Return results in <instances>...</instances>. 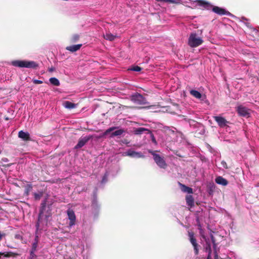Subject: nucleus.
Wrapping results in <instances>:
<instances>
[{"mask_svg":"<svg viewBox=\"0 0 259 259\" xmlns=\"http://www.w3.org/2000/svg\"><path fill=\"white\" fill-rule=\"evenodd\" d=\"M3 236H4V235L0 234V241L2 239V237Z\"/></svg>","mask_w":259,"mask_h":259,"instance_id":"43","label":"nucleus"},{"mask_svg":"<svg viewBox=\"0 0 259 259\" xmlns=\"http://www.w3.org/2000/svg\"><path fill=\"white\" fill-rule=\"evenodd\" d=\"M222 165L225 168L227 169L228 168V165L227 163L225 161H222L221 162Z\"/></svg>","mask_w":259,"mask_h":259,"instance_id":"36","label":"nucleus"},{"mask_svg":"<svg viewBox=\"0 0 259 259\" xmlns=\"http://www.w3.org/2000/svg\"><path fill=\"white\" fill-rule=\"evenodd\" d=\"M96 201L95 199L93 200V203Z\"/></svg>","mask_w":259,"mask_h":259,"instance_id":"47","label":"nucleus"},{"mask_svg":"<svg viewBox=\"0 0 259 259\" xmlns=\"http://www.w3.org/2000/svg\"><path fill=\"white\" fill-rule=\"evenodd\" d=\"M116 128V127L115 126H114V127H110L109 128L107 129L104 133V135H107L108 133H110L111 132H112Z\"/></svg>","mask_w":259,"mask_h":259,"instance_id":"33","label":"nucleus"},{"mask_svg":"<svg viewBox=\"0 0 259 259\" xmlns=\"http://www.w3.org/2000/svg\"><path fill=\"white\" fill-rule=\"evenodd\" d=\"M81 46H82V44L72 45V46L67 47L66 48V49L68 51L71 52H74L79 50Z\"/></svg>","mask_w":259,"mask_h":259,"instance_id":"19","label":"nucleus"},{"mask_svg":"<svg viewBox=\"0 0 259 259\" xmlns=\"http://www.w3.org/2000/svg\"><path fill=\"white\" fill-rule=\"evenodd\" d=\"M79 38V36L78 34H74L70 38V42L71 43H74L78 40Z\"/></svg>","mask_w":259,"mask_h":259,"instance_id":"26","label":"nucleus"},{"mask_svg":"<svg viewBox=\"0 0 259 259\" xmlns=\"http://www.w3.org/2000/svg\"><path fill=\"white\" fill-rule=\"evenodd\" d=\"M38 236H36L35 238L34 241V242L32 243V248H31V250H33V251H36V248H37V244H38Z\"/></svg>","mask_w":259,"mask_h":259,"instance_id":"25","label":"nucleus"},{"mask_svg":"<svg viewBox=\"0 0 259 259\" xmlns=\"http://www.w3.org/2000/svg\"><path fill=\"white\" fill-rule=\"evenodd\" d=\"M92 136L81 137L79 139L77 145L74 147L76 149L82 147L91 138Z\"/></svg>","mask_w":259,"mask_h":259,"instance_id":"10","label":"nucleus"},{"mask_svg":"<svg viewBox=\"0 0 259 259\" xmlns=\"http://www.w3.org/2000/svg\"><path fill=\"white\" fill-rule=\"evenodd\" d=\"M203 42V40L200 37H198L197 34L194 33L190 34L188 39V45L192 48L198 47Z\"/></svg>","mask_w":259,"mask_h":259,"instance_id":"2","label":"nucleus"},{"mask_svg":"<svg viewBox=\"0 0 259 259\" xmlns=\"http://www.w3.org/2000/svg\"><path fill=\"white\" fill-rule=\"evenodd\" d=\"M210 238L212 243L214 245H215V240L214 236L212 234L210 235Z\"/></svg>","mask_w":259,"mask_h":259,"instance_id":"37","label":"nucleus"},{"mask_svg":"<svg viewBox=\"0 0 259 259\" xmlns=\"http://www.w3.org/2000/svg\"><path fill=\"white\" fill-rule=\"evenodd\" d=\"M149 152L153 155V159L156 164L161 168L166 169L167 164L163 157L156 154V151H149Z\"/></svg>","mask_w":259,"mask_h":259,"instance_id":"1","label":"nucleus"},{"mask_svg":"<svg viewBox=\"0 0 259 259\" xmlns=\"http://www.w3.org/2000/svg\"><path fill=\"white\" fill-rule=\"evenodd\" d=\"M171 0H163V2L171 3Z\"/></svg>","mask_w":259,"mask_h":259,"instance_id":"41","label":"nucleus"},{"mask_svg":"<svg viewBox=\"0 0 259 259\" xmlns=\"http://www.w3.org/2000/svg\"><path fill=\"white\" fill-rule=\"evenodd\" d=\"M171 3L178 4L180 3V0H171Z\"/></svg>","mask_w":259,"mask_h":259,"instance_id":"38","label":"nucleus"},{"mask_svg":"<svg viewBox=\"0 0 259 259\" xmlns=\"http://www.w3.org/2000/svg\"><path fill=\"white\" fill-rule=\"evenodd\" d=\"M215 181L217 184L224 186L227 185L228 184V181L221 176L217 177L215 178Z\"/></svg>","mask_w":259,"mask_h":259,"instance_id":"17","label":"nucleus"},{"mask_svg":"<svg viewBox=\"0 0 259 259\" xmlns=\"http://www.w3.org/2000/svg\"><path fill=\"white\" fill-rule=\"evenodd\" d=\"M5 119L6 120H9L10 119V118L8 117H5Z\"/></svg>","mask_w":259,"mask_h":259,"instance_id":"45","label":"nucleus"},{"mask_svg":"<svg viewBox=\"0 0 259 259\" xmlns=\"http://www.w3.org/2000/svg\"><path fill=\"white\" fill-rule=\"evenodd\" d=\"M206 259H211V254H209V253H208Z\"/></svg>","mask_w":259,"mask_h":259,"instance_id":"42","label":"nucleus"},{"mask_svg":"<svg viewBox=\"0 0 259 259\" xmlns=\"http://www.w3.org/2000/svg\"><path fill=\"white\" fill-rule=\"evenodd\" d=\"M131 101L138 105H144L147 103L146 99L140 94H136L132 95L131 96Z\"/></svg>","mask_w":259,"mask_h":259,"instance_id":"5","label":"nucleus"},{"mask_svg":"<svg viewBox=\"0 0 259 259\" xmlns=\"http://www.w3.org/2000/svg\"><path fill=\"white\" fill-rule=\"evenodd\" d=\"M123 156H128L132 157H142L143 155L141 152H137L132 150H129L122 154Z\"/></svg>","mask_w":259,"mask_h":259,"instance_id":"11","label":"nucleus"},{"mask_svg":"<svg viewBox=\"0 0 259 259\" xmlns=\"http://www.w3.org/2000/svg\"><path fill=\"white\" fill-rule=\"evenodd\" d=\"M68 219L70 221L69 223V226L71 227L74 226L75 224L76 216L74 211L72 209H68L67 211Z\"/></svg>","mask_w":259,"mask_h":259,"instance_id":"7","label":"nucleus"},{"mask_svg":"<svg viewBox=\"0 0 259 259\" xmlns=\"http://www.w3.org/2000/svg\"><path fill=\"white\" fill-rule=\"evenodd\" d=\"M34 197L35 200H39L42 196V193L40 192L39 193H34Z\"/></svg>","mask_w":259,"mask_h":259,"instance_id":"31","label":"nucleus"},{"mask_svg":"<svg viewBox=\"0 0 259 259\" xmlns=\"http://www.w3.org/2000/svg\"><path fill=\"white\" fill-rule=\"evenodd\" d=\"M13 253L11 252H0V258L2 255H4L5 257H9L12 256Z\"/></svg>","mask_w":259,"mask_h":259,"instance_id":"30","label":"nucleus"},{"mask_svg":"<svg viewBox=\"0 0 259 259\" xmlns=\"http://www.w3.org/2000/svg\"><path fill=\"white\" fill-rule=\"evenodd\" d=\"M117 36L116 35H114L109 32L106 33V34L104 35V38H105L107 40H109L110 41H112V40H114V39Z\"/></svg>","mask_w":259,"mask_h":259,"instance_id":"23","label":"nucleus"},{"mask_svg":"<svg viewBox=\"0 0 259 259\" xmlns=\"http://www.w3.org/2000/svg\"><path fill=\"white\" fill-rule=\"evenodd\" d=\"M124 133H125V131L123 129L121 128V129L116 130L111 133V134L110 135V138H113L115 136H121Z\"/></svg>","mask_w":259,"mask_h":259,"instance_id":"20","label":"nucleus"},{"mask_svg":"<svg viewBox=\"0 0 259 259\" xmlns=\"http://www.w3.org/2000/svg\"><path fill=\"white\" fill-rule=\"evenodd\" d=\"M49 81L50 83L54 85L59 86L60 85L59 80L55 77L50 78Z\"/></svg>","mask_w":259,"mask_h":259,"instance_id":"24","label":"nucleus"},{"mask_svg":"<svg viewBox=\"0 0 259 259\" xmlns=\"http://www.w3.org/2000/svg\"><path fill=\"white\" fill-rule=\"evenodd\" d=\"M178 184L180 186L182 191L183 192H187L188 194L193 193V192L192 188L189 187L181 183L180 182H179Z\"/></svg>","mask_w":259,"mask_h":259,"instance_id":"16","label":"nucleus"},{"mask_svg":"<svg viewBox=\"0 0 259 259\" xmlns=\"http://www.w3.org/2000/svg\"><path fill=\"white\" fill-rule=\"evenodd\" d=\"M214 120L218 123L219 126L224 127L229 123L224 117L220 116H213Z\"/></svg>","mask_w":259,"mask_h":259,"instance_id":"9","label":"nucleus"},{"mask_svg":"<svg viewBox=\"0 0 259 259\" xmlns=\"http://www.w3.org/2000/svg\"><path fill=\"white\" fill-rule=\"evenodd\" d=\"M149 134L150 135V138H151V141L152 142L155 144V145H157V142L156 140V139L154 136V135L153 134V133L151 132V131H150V133H149Z\"/></svg>","mask_w":259,"mask_h":259,"instance_id":"32","label":"nucleus"},{"mask_svg":"<svg viewBox=\"0 0 259 259\" xmlns=\"http://www.w3.org/2000/svg\"><path fill=\"white\" fill-rule=\"evenodd\" d=\"M214 259H218V255L217 254H216L215 255V256H214Z\"/></svg>","mask_w":259,"mask_h":259,"instance_id":"44","label":"nucleus"},{"mask_svg":"<svg viewBox=\"0 0 259 259\" xmlns=\"http://www.w3.org/2000/svg\"><path fill=\"white\" fill-rule=\"evenodd\" d=\"M32 187L31 185H30V184H28L25 187L24 193L26 196L29 195V192L32 190Z\"/></svg>","mask_w":259,"mask_h":259,"instance_id":"27","label":"nucleus"},{"mask_svg":"<svg viewBox=\"0 0 259 259\" xmlns=\"http://www.w3.org/2000/svg\"><path fill=\"white\" fill-rule=\"evenodd\" d=\"M205 250L206 252L209 253V254L211 253V245L210 243H209L207 241H206V246L205 247Z\"/></svg>","mask_w":259,"mask_h":259,"instance_id":"28","label":"nucleus"},{"mask_svg":"<svg viewBox=\"0 0 259 259\" xmlns=\"http://www.w3.org/2000/svg\"><path fill=\"white\" fill-rule=\"evenodd\" d=\"M190 93L192 96H193V97H195L197 99H200L202 97L201 94L196 90H192L190 91Z\"/></svg>","mask_w":259,"mask_h":259,"instance_id":"22","label":"nucleus"},{"mask_svg":"<svg viewBox=\"0 0 259 259\" xmlns=\"http://www.w3.org/2000/svg\"><path fill=\"white\" fill-rule=\"evenodd\" d=\"M237 111L238 114L242 116H247L249 114V110L242 106H238Z\"/></svg>","mask_w":259,"mask_h":259,"instance_id":"12","label":"nucleus"},{"mask_svg":"<svg viewBox=\"0 0 259 259\" xmlns=\"http://www.w3.org/2000/svg\"><path fill=\"white\" fill-rule=\"evenodd\" d=\"M47 204V200H45L41 203V206L39 209V212L38 214V220L36 224V229L38 230L39 227V223L41 219L45 216L47 221L48 219V218L50 216V214L49 213L48 214H44V211L46 208Z\"/></svg>","mask_w":259,"mask_h":259,"instance_id":"4","label":"nucleus"},{"mask_svg":"<svg viewBox=\"0 0 259 259\" xmlns=\"http://www.w3.org/2000/svg\"><path fill=\"white\" fill-rule=\"evenodd\" d=\"M157 2H163V0H156Z\"/></svg>","mask_w":259,"mask_h":259,"instance_id":"46","label":"nucleus"},{"mask_svg":"<svg viewBox=\"0 0 259 259\" xmlns=\"http://www.w3.org/2000/svg\"><path fill=\"white\" fill-rule=\"evenodd\" d=\"M12 65H36L35 62L33 61H20V60H15L12 62Z\"/></svg>","mask_w":259,"mask_h":259,"instance_id":"15","label":"nucleus"},{"mask_svg":"<svg viewBox=\"0 0 259 259\" xmlns=\"http://www.w3.org/2000/svg\"><path fill=\"white\" fill-rule=\"evenodd\" d=\"M18 66L19 67H27V68L32 67L34 69H36V67H37V66H27V65H26V66Z\"/></svg>","mask_w":259,"mask_h":259,"instance_id":"39","label":"nucleus"},{"mask_svg":"<svg viewBox=\"0 0 259 259\" xmlns=\"http://www.w3.org/2000/svg\"><path fill=\"white\" fill-rule=\"evenodd\" d=\"M142 70V68L139 66H134L131 68H128V71H140Z\"/></svg>","mask_w":259,"mask_h":259,"instance_id":"29","label":"nucleus"},{"mask_svg":"<svg viewBox=\"0 0 259 259\" xmlns=\"http://www.w3.org/2000/svg\"><path fill=\"white\" fill-rule=\"evenodd\" d=\"M18 137L24 141H29L31 140L29 134L28 132H25L23 131L19 132Z\"/></svg>","mask_w":259,"mask_h":259,"instance_id":"13","label":"nucleus"},{"mask_svg":"<svg viewBox=\"0 0 259 259\" xmlns=\"http://www.w3.org/2000/svg\"><path fill=\"white\" fill-rule=\"evenodd\" d=\"M211 9L213 12L221 16L230 15L231 14V13L229 11L226 10L225 9L222 8L218 6H212V8H211Z\"/></svg>","mask_w":259,"mask_h":259,"instance_id":"6","label":"nucleus"},{"mask_svg":"<svg viewBox=\"0 0 259 259\" xmlns=\"http://www.w3.org/2000/svg\"><path fill=\"white\" fill-rule=\"evenodd\" d=\"M195 3L197 5L202 7L203 9L210 10L212 8V5L209 2L204 0H196Z\"/></svg>","mask_w":259,"mask_h":259,"instance_id":"8","label":"nucleus"},{"mask_svg":"<svg viewBox=\"0 0 259 259\" xmlns=\"http://www.w3.org/2000/svg\"><path fill=\"white\" fill-rule=\"evenodd\" d=\"M185 199H186V201L187 204L188 205V206L190 207L189 209L190 210V209L191 208H192L194 206V205H195L194 199L193 196L191 195H187L186 196Z\"/></svg>","mask_w":259,"mask_h":259,"instance_id":"14","label":"nucleus"},{"mask_svg":"<svg viewBox=\"0 0 259 259\" xmlns=\"http://www.w3.org/2000/svg\"><path fill=\"white\" fill-rule=\"evenodd\" d=\"M48 70L50 72H52L54 71L55 70H56V68H55V67L52 66L51 67L49 68Z\"/></svg>","mask_w":259,"mask_h":259,"instance_id":"40","label":"nucleus"},{"mask_svg":"<svg viewBox=\"0 0 259 259\" xmlns=\"http://www.w3.org/2000/svg\"><path fill=\"white\" fill-rule=\"evenodd\" d=\"M35 251L33 250L30 251V257L29 259H34V258H35L36 257V255L35 254Z\"/></svg>","mask_w":259,"mask_h":259,"instance_id":"34","label":"nucleus"},{"mask_svg":"<svg viewBox=\"0 0 259 259\" xmlns=\"http://www.w3.org/2000/svg\"><path fill=\"white\" fill-rule=\"evenodd\" d=\"M189 240L193 246L195 255H197L199 254L200 245L197 243L196 238L194 236V234L192 232H188Z\"/></svg>","mask_w":259,"mask_h":259,"instance_id":"3","label":"nucleus"},{"mask_svg":"<svg viewBox=\"0 0 259 259\" xmlns=\"http://www.w3.org/2000/svg\"><path fill=\"white\" fill-rule=\"evenodd\" d=\"M63 105L65 108L69 109H73L76 107V104L68 101L64 102Z\"/></svg>","mask_w":259,"mask_h":259,"instance_id":"21","label":"nucleus"},{"mask_svg":"<svg viewBox=\"0 0 259 259\" xmlns=\"http://www.w3.org/2000/svg\"><path fill=\"white\" fill-rule=\"evenodd\" d=\"M134 132L136 135H141L144 133L149 134V133H150V130L144 127H138L136 128Z\"/></svg>","mask_w":259,"mask_h":259,"instance_id":"18","label":"nucleus"},{"mask_svg":"<svg viewBox=\"0 0 259 259\" xmlns=\"http://www.w3.org/2000/svg\"><path fill=\"white\" fill-rule=\"evenodd\" d=\"M32 82L34 83V84H41L43 82L41 80H37V79H33L32 80Z\"/></svg>","mask_w":259,"mask_h":259,"instance_id":"35","label":"nucleus"}]
</instances>
